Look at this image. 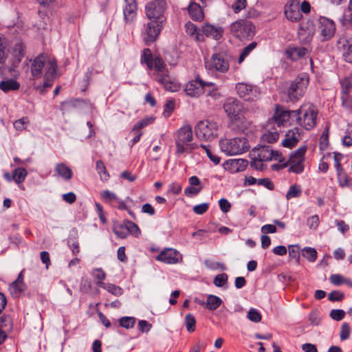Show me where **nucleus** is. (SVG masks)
I'll use <instances>...</instances> for the list:
<instances>
[{
	"label": "nucleus",
	"instance_id": "17",
	"mask_svg": "<svg viewBox=\"0 0 352 352\" xmlns=\"http://www.w3.org/2000/svg\"><path fill=\"white\" fill-rule=\"evenodd\" d=\"M181 259L179 253L172 248H168L163 250L156 256V260L160 261L167 264H174Z\"/></svg>",
	"mask_w": 352,
	"mask_h": 352
},
{
	"label": "nucleus",
	"instance_id": "60",
	"mask_svg": "<svg viewBox=\"0 0 352 352\" xmlns=\"http://www.w3.org/2000/svg\"><path fill=\"white\" fill-rule=\"evenodd\" d=\"M101 196L106 201H112L118 199L116 195L108 190H104L101 193Z\"/></svg>",
	"mask_w": 352,
	"mask_h": 352
},
{
	"label": "nucleus",
	"instance_id": "12",
	"mask_svg": "<svg viewBox=\"0 0 352 352\" xmlns=\"http://www.w3.org/2000/svg\"><path fill=\"white\" fill-rule=\"evenodd\" d=\"M214 83L212 82H205L199 78L188 82L186 85L185 91L190 97H198L204 92V89L206 86H214Z\"/></svg>",
	"mask_w": 352,
	"mask_h": 352
},
{
	"label": "nucleus",
	"instance_id": "41",
	"mask_svg": "<svg viewBox=\"0 0 352 352\" xmlns=\"http://www.w3.org/2000/svg\"><path fill=\"white\" fill-rule=\"evenodd\" d=\"M102 287L116 296H121L123 293V289L120 287L111 283L104 284Z\"/></svg>",
	"mask_w": 352,
	"mask_h": 352
},
{
	"label": "nucleus",
	"instance_id": "21",
	"mask_svg": "<svg viewBox=\"0 0 352 352\" xmlns=\"http://www.w3.org/2000/svg\"><path fill=\"white\" fill-rule=\"evenodd\" d=\"M155 80L160 84L163 85L164 87L170 91H176L178 90L179 86L177 82L175 81L168 74H160L155 76Z\"/></svg>",
	"mask_w": 352,
	"mask_h": 352
},
{
	"label": "nucleus",
	"instance_id": "20",
	"mask_svg": "<svg viewBox=\"0 0 352 352\" xmlns=\"http://www.w3.org/2000/svg\"><path fill=\"white\" fill-rule=\"evenodd\" d=\"M202 34L207 37H211L215 40H219L222 37L223 30L219 26H214L209 23H206L201 27Z\"/></svg>",
	"mask_w": 352,
	"mask_h": 352
},
{
	"label": "nucleus",
	"instance_id": "37",
	"mask_svg": "<svg viewBox=\"0 0 352 352\" xmlns=\"http://www.w3.org/2000/svg\"><path fill=\"white\" fill-rule=\"evenodd\" d=\"M258 43L256 41H253L244 47L239 57V63H241L251 52L256 47Z\"/></svg>",
	"mask_w": 352,
	"mask_h": 352
},
{
	"label": "nucleus",
	"instance_id": "26",
	"mask_svg": "<svg viewBox=\"0 0 352 352\" xmlns=\"http://www.w3.org/2000/svg\"><path fill=\"white\" fill-rule=\"evenodd\" d=\"M188 13L194 21H201L204 19V13L201 6L196 3L192 2L188 6Z\"/></svg>",
	"mask_w": 352,
	"mask_h": 352
},
{
	"label": "nucleus",
	"instance_id": "16",
	"mask_svg": "<svg viewBox=\"0 0 352 352\" xmlns=\"http://www.w3.org/2000/svg\"><path fill=\"white\" fill-rule=\"evenodd\" d=\"M274 151L270 146H261L254 148L250 153L251 159H259L261 161H270L273 158Z\"/></svg>",
	"mask_w": 352,
	"mask_h": 352
},
{
	"label": "nucleus",
	"instance_id": "58",
	"mask_svg": "<svg viewBox=\"0 0 352 352\" xmlns=\"http://www.w3.org/2000/svg\"><path fill=\"white\" fill-rule=\"evenodd\" d=\"M8 51L6 49V44L1 38H0V63L6 62Z\"/></svg>",
	"mask_w": 352,
	"mask_h": 352
},
{
	"label": "nucleus",
	"instance_id": "31",
	"mask_svg": "<svg viewBox=\"0 0 352 352\" xmlns=\"http://www.w3.org/2000/svg\"><path fill=\"white\" fill-rule=\"evenodd\" d=\"M153 68H154L157 72L156 76L160 74H168V72L166 69V65L160 57L154 58L153 60Z\"/></svg>",
	"mask_w": 352,
	"mask_h": 352
},
{
	"label": "nucleus",
	"instance_id": "8",
	"mask_svg": "<svg viewBox=\"0 0 352 352\" xmlns=\"http://www.w3.org/2000/svg\"><path fill=\"white\" fill-rule=\"evenodd\" d=\"M298 114L296 111H290L283 106L276 104L273 116L268 121V124H275L280 127L287 122L291 116H297Z\"/></svg>",
	"mask_w": 352,
	"mask_h": 352
},
{
	"label": "nucleus",
	"instance_id": "19",
	"mask_svg": "<svg viewBox=\"0 0 352 352\" xmlns=\"http://www.w3.org/2000/svg\"><path fill=\"white\" fill-rule=\"evenodd\" d=\"M299 140L300 133L298 129L295 128L286 133L285 139L282 141V145L285 148H292L297 144Z\"/></svg>",
	"mask_w": 352,
	"mask_h": 352
},
{
	"label": "nucleus",
	"instance_id": "50",
	"mask_svg": "<svg viewBox=\"0 0 352 352\" xmlns=\"http://www.w3.org/2000/svg\"><path fill=\"white\" fill-rule=\"evenodd\" d=\"M228 275L225 273L217 275L214 278V284L217 287H222L227 283Z\"/></svg>",
	"mask_w": 352,
	"mask_h": 352
},
{
	"label": "nucleus",
	"instance_id": "34",
	"mask_svg": "<svg viewBox=\"0 0 352 352\" xmlns=\"http://www.w3.org/2000/svg\"><path fill=\"white\" fill-rule=\"evenodd\" d=\"M9 290L14 297H18L25 290V285L23 283H19V280H14L10 285Z\"/></svg>",
	"mask_w": 352,
	"mask_h": 352
},
{
	"label": "nucleus",
	"instance_id": "63",
	"mask_svg": "<svg viewBox=\"0 0 352 352\" xmlns=\"http://www.w3.org/2000/svg\"><path fill=\"white\" fill-rule=\"evenodd\" d=\"M219 207L223 212L226 213L230 211V208H231V204L227 199H223V198L221 199L219 201Z\"/></svg>",
	"mask_w": 352,
	"mask_h": 352
},
{
	"label": "nucleus",
	"instance_id": "36",
	"mask_svg": "<svg viewBox=\"0 0 352 352\" xmlns=\"http://www.w3.org/2000/svg\"><path fill=\"white\" fill-rule=\"evenodd\" d=\"M96 168L98 173L102 181L106 182L109 177V175L106 169L104 164L102 161L98 160L96 162Z\"/></svg>",
	"mask_w": 352,
	"mask_h": 352
},
{
	"label": "nucleus",
	"instance_id": "54",
	"mask_svg": "<svg viewBox=\"0 0 352 352\" xmlns=\"http://www.w3.org/2000/svg\"><path fill=\"white\" fill-rule=\"evenodd\" d=\"M307 26L306 25H303L302 23H300L299 25V29H298V37L301 42L306 43L307 38H308V36L307 35Z\"/></svg>",
	"mask_w": 352,
	"mask_h": 352
},
{
	"label": "nucleus",
	"instance_id": "15",
	"mask_svg": "<svg viewBox=\"0 0 352 352\" xmlns=\"http://www.w3.org/2000/svg\"><path fill=\"white\" fill-rule=\"evenodd\" d=\"M209 69H215L219 72L225 73L229 69V63L221 54H215L212 56L210 60L206 63Z\"/></svg>",
	"mask_w": 352,
	"mask_h": 352
},
{
	"label": "nucleus",
	"instance_id": "52",
	"mask_svg": "<svg viewBox=\"0 0 352 352\" xmlns=\"http://www.w3.org/2000/svg\"><path fill=\"white\" fill-rule=\"evenodd\" d=\"M329 316L333 320L340 321L344 318L345 312L342 309H332Z\"/></svg>",
	"mask_w": 352,
	"mask_h": 352
},
{
	"label": "nucleus",
	"instance_id": "35",
	"mask_svg": "<svg viewBox=\"0 0 352 352\" xmlns=\"http://www.w3.org/2000/svg\"><path fill=\"white\" fill-rule=\"evenodd\" d=\"M300 95L298 82H292L288 89V96L290 100H298Z\"/></svg>",
	"mask_w": 352,
	"mask_h": 352
},
{
	"label": "nucleus",
	"instance_id": "57",
	"mask_svg": "<svg viewBox=\"0 0 352 352\" xmlns=\"http://www.w3.org/2000/svg\"><path fill=\"white\" fill-rule=\"evenodd\" d=\"M201 189H202L201 186L196 187V186H190L187 187L186 188H185L184 194L188 197L195 196V195H197V194H199V192L201 190Z\"/></svg>",
	"mask_w": 352,
	"mask_h": 352
},
{
	"label": "nucleus",
	"instance_id": "22",
	"mask_svg": "<svg viewBox=\"0 0 352 352\" xmlns=\"http://www.w3.org/2000/svg\"><path fill=\"white\" fill-rule=\"evenodd\" d=\"M192 140V131L190 125H185L181 127L177 131V136L175 141L187 144Z\"/></svg>",
	"mask_w": 352,
	"mask_h": 352
},
{
	"label": "nucleus",
	"instance_id": "32",
	"mask_svg": "<svg viewBox=\"0 0 352 352\" xmlns=\"http://www.w3.org/2000/svg\"><path fill=\"white\" fill-rule=\"evenodd\" d=\"M92 276L97 280L96 285L100 287L104 286L103 280L106 278V274L102 268H95L91 272Z\"/></svg>",
	"mask_w": 352,
	"mask_h": 352
},
{
	"label": "nucleus",
	"instance_id": "40",
	"mask_svg": "<svg viewBox=\"0 0 352 352\" xmlns=\"http://www.w3.org/2000/svg\"><path fill=\"white\" fill-rule=\"evenodd\" d=\"M185 325L188 332H193L195 330L196 320L191 314H188L185 316Z\"/></svg>",
	"mask_w": 352,
	"mask_h": 352
},
{
	"label": "nucleus",
	"instance_id": "49",
	"mask_svg": "<svg viewBox=\"0 0 352 352\" xmlns=\"http://www.w3.org/2000/svg\"><path fill=\"white\" fill-rule=\"evenodd\" d=\"M329 144V128L327 127L322 133L320 138L319 146L321 150H323L327 147Z\"/></svg>",
	"mask_w": 352,
	"mask_h": 352
},
{
	"label": "nucleus",
	"instance_id": "28",
	"mask_svg": "<svg viewBox=\"0 0 352 352\" xmlns=\"http://www.w3.org/2000/svg\"><path fill=\"white\" fill-rule=\"evenodd\" d=\"M55 171L59 176L65 180H69L72 177V171L71 168L64 163L57 164L55 167Z\"/></svg>",
	"mask_w": 352,
	"mask_h": 352
},
{
	"label": "nucleus",
	"instance_id": "10",
	"mask_svg": "<svg viewBox=\"0 0 352 352\" xmlns=\"http://www.w3.org/2000/svg\"><path fill=\"white\" fill-rule=\"evenodd\" d=\"M307 151L306 146H301L295 152L291 153L287 163L284 166H289V170L299 173L304 169L302 162L304 161V155Z\"/></svg>",
	"mask_w": 352,
	"mask_h": 352
},
{
	"label": "nucleus",
	"instance_id": "46",
	"mask_svg": "<svg viewBox=\"0 0 352 352\" xmlns=\"http://www.w3.org/2000/svg\"><path fill=\"white\" fill-rule=\"evenodd\" d=\"M27 175V171L25 168H16L13 174V179L16 183L22 182Z\"/></svg>",
	"mask_w": 352,
	"mask_h": 352
},
{
	"label": "nucleus",
	"instance_id": "59",
	"mask_svg": "<svg viewBox=\"0 0 352 352\" xmlns=\"http://www.w3.org/2000/svg\"><path fill=\"white\" fill-rule=\"evenodd\" d=\"M352 88V79L349 78H346L343 80L341 81V92H350L351 89Z\"/></svg>",
	"mask_w": 352,
	"mask_h": 352
},
{
	"label": "nucleus",
	"instance_id": "42",
	"mask_svg": "<svg viewBox=\"0 0 352 352\" xmlns=\"http://www.w3.org/2000/svg\"><path fill=\"white\" fill-rule=\"evenodd\" d=\"M279 134L277 131H269L263 134L261 137V140L263 142L274 143L278 139Z\"/></svg>",
	"mask_w": 352,
	"mask_h": 352
},
{
	"label": "nucleus",
	"instance_id": "13",
	"mask_svg": "<svg viewBox=\"0 0 352 352\" xmlns=\"http://www.w3.org/2000/svg\"><path fill=\"white\" fill-rule=\"evenodd\" d=\"M236 90L239 97L246 100H254L259 96V91L256 87L243 82L236 85Z\"/></svg>",
	"mask_w": 352,
	"mask_h": 352
},
{
	"label": "nucleus",
	"instance_id": "47",
	"mask_svg": "<svg viewBox=\"0 0 352 352\" xmlns=\"http://www.w3.org/2000/svg\"><path fill=\"white\" fill-rule=\"evenodd\" d=\"M342 106L346 109L352 108V97L348 92H341Z\"/></svg>",
	"mask_w": 352,
	"mask_h": 352
},
{
	"label": "nucleus",
	"instance_id": "9",
	"mask_svg": "<svg viewBox=\"0 0 352 352\" xmlns=\"http://www.w3.org/2000/svg\"><path fill=\"white\" fill-rule=\"evenodd\" d=\"M113 231L120 239H125L129 234L138 236L140 234V230L133 222L125 220L122 223H116L113 227Z\"/></svg>",
	"mask_w": 352,
	"mask_h": 352
},
{
	"label": "nucleus",
	"instance_id": "29",
	"mask_svg": "<svg viewBox=\"0 0 352 352\" xmlns=\"http://www.w3.org/2000/svg\"><path fill=\"white\" fill-rule=\"evenodd\" d=\"M19 87V83L13 79H8L0 82V89L5 93L18 90Z\"/></svg>",
	"mask_w": 352,
	"mask_h": 352
},
{
	"label": "nucleus",
	"instance_id": "53",
	"mask_svg": "<svg viewBox=\"0 0 352 352\" xmlns=\"http://www.w3.org/2000/svg\"><path fill=\"white\" fill-rule=\"evenodd\" d=\"M350 332H351V329H350L349 324L346 322H344L341 327L340 334V339L342 340L348 339L350 336Z\"/></svg>",
	"mask_w": 352,
	"mask_h": 352
},
{
	"label": "nucleus",
	"instance_id": "14",
	"mask_svg": "<svg viewBox=\"0 0 352 352\" xmlns=\"http://www.w3.org/2000/svg\"><path fill=\"white\" fill-rule=\"evenodd\" d=\"M318 30L324 40H329L336 32L334 22L328 18L320 17L318 20Z\"/></svg>",
	"mask_w": 352,
	"mask_h": 352
},
{
	"label": "nucleus",
	"instance_id": "45",
	"mask_svg": "<svg viewBox=\"0 0 352 352\" xmlns=\"http://www.w3.org/2000/svg\"><path fill=\"white\" fill-rule=\"evenodd\" d=\"M135 319L133 317H122L119 319V324L125 329H131L133 327Z\"/></svg>",
	"mask_w": 352,
	"mask_h": 352
},
{
	"label": "nucleus",
	"instance_id": "64",
	"mask_svg": "<svg viewBox=\"0 0 352 352\" xmlns=\"http://www.w3.org/2000/svg\"><path fill=\"white\" fill-rule=\"evenodd\" d=\"M63 199L69 204H72L73 203H74L76 200V195L72 192H68V193H65V194H63Z\"/></svg>",
	"mask_w": 352,
	"mask_h": 352
},
{
	"label": "nucleus",
	"instance_id": "6",
	"mask_svg": "<svg viewBox=\"0 0 352 352\" xmlns=\"http://www.w3.org/2000/svg\"><path fill=\"white\" fill-rule=\"evenodd\" d=\"M302 12L308 13V1H303L300 6L298 0H289L285 6L284 14L291 21H298L302 18Z\"/></svg>",
	"mask_w": 352,
	"mask_h": 352
},
{
	"label": "nucleus",
	"instance_id": "55",
	"mask_svg": "<svg viewBox=\"0 0 352 352\" xmlns=\"http://www.w3.org/2000/svg\"><path fill=\"white\" fill-rule=\"evenodd\" d=\"M344 52L343 56L344 60L348 63H352V43L346 46L343 44Z\"/></svg>",
	"mask_w": 352,
	"mask_h": 352
},
{
	"label": "nucleus",
	"instance_id": "33",
	"mask_svg": "<svg viewBox=\"0 0 352 352\" xmlns=\"http://www.w3.org/2000/svg\"><path fill=\"white\" fill-rule=\"evenodd\" d=\"M337 173L338 182L342 187L351 186V179L349 177L343 168L337 170Z\"/></svg>",
	"mask_w": 352,
	"mask_h": 352
},
{
	"label": "nucleus",
	"instance_id": "43",
	"mask_svg": "<svg viewBox=\"0 0 352 352\" xmlns=\"http://www.w3.org/2000/svg\"><path fill=\"white\" fill-rule=\"evenodd\" d=\"M301 192V188L299 186L292 185L289 187L286 194V199H290L292 198L298 197L300 196Z\"/></svg>",
	"mask_w": 352,
	"mask_h": 352
},
{
	"label": "nucleus",
	"instance_id": "23",
	"mask_svg": "<svg viewBox=\"0 0 352 352\" xmlns=\"http://www.w3.org/2000/svg\"><path fill=\"white\" fill-rule=\"evenodd\" d=\"M186 34L197 41H203L204 40V35L197 25L192 22L188 21L185 25Z\"/></svg>",
	"mask_w": 352,
	"mask_h": 352
},
{
	"label": "nucleus",
	"instance_id": "5",
	"mask_svg": "<svg viewBox=\"0 0 352 352\" xmlns=\"http://www.w3.org/2000/svg\"><path fill=\"white\" fill-rule=\"evenodd\" d=\"M167 8L166 0H153L145 6V13L148 19L164 22V12Z\"/></svg>",
	"mask_w": 352,
	"mask_h": 352
},
{
	"label": "nucleus",
	"instance_id": "4",
	"mask_svg": "<svg viewBox=\"0 0 352 352\" xmlns=\"http://www.w3.org/2000/svg\"><path fill=\"white\" fill-rule=\"evenodd\" d=\"M218 128L217 123L214 121L200 120L195 127V135L201 140H210L217 137Z\"/></svg>",
	"mask_w": 352,
	"mask_h": 352
},
{
	"label": "nucleus",
	"instance_id": "24",
	"mask_svg": "<svg viewBox=\"0 0 352 352\" xmlns=\"http://www.w3.org/2000/svg\"><path fill=\"white\" fill-rule=\"evenodd\" d=\"M307 52L305 47H289L286 50V55L293 60H297L303 57Z\"/></svg>",
	"mask_w": 352,
	"mask_h": 352
},
{
	"label": "nucleus",
	"instance_id": "38",
	"mask_svg": "<svg viewBox=\"0 0 352 352\" xmlns=\"http://www.w3.org/2000/svg\"><path fill=\"white\" fill-rule=\"evenodd\" d=\"M153 56L151 54V50L148 48H145L143 50V53L142 54L141 57V61L144 62L147 67L151 69H153Z\"/></svg>",
	"mask_w": 352,
	"mask_h": 352
},
{
	"label": "nucleus",
	"instance_id": "3",
	"mask_svg": "<svg viewBox=\"0 0 352 352\" xmlns=\"http://www.w3.org/2000/svg\"><path fill=\"white\" fill-rule=\"evenodd\" d=\"M219 145L221 151L228 155L241 154L248 148L246 140L240 138L222 140Z\"/></svg>",
	"mask_w": 352,
	"mask_h": 352
},
{
	"label": "nucleus",
	"instance_id": "27",
	"mask_svg": "<svg viewBox=\"0 0 352 352\" xmlns=\"http://www.w3.org/2000/svg\"><path fill=\"white\" fill-rule=\"evenodd\" d=\"M222 300L214 295H209L207 297L206 302H199V303L201 305H206V307L210 310L214 311L216 310L222 303Z\"/></svg>",
	"mask_w": 352,
	"mask_h": 352
},
{
	"label": "nucleus",
	"instance_id": "62",
	"mask_svg": "<svg viewBox=\"0 0 352 352\" xmlns=\"http://www.w3.org/2000/svg\"><path fill=\"white\" fill-rule=\"evenodd\" d=\"M263 162L259 159H252L250 166L256 170H263L265 167L263 163Z\"/></svg>",
	"mask_w": 352,
	"mask_h": 352
},
{
	"label": "nucleus",
	"instance_id": "18",
	"mask_svg": "<svg viewBox=\"0 0 352 352\" xmlns=\"http://www.w3.org/2000/svg\"><path fill=\"white\" fill-rule=\"evenodd\" d=\"M125 6L123 9L124 18L126 22H132L136 17L138 6L135 0H124Z\"/></svg>",
	"mask_w": 352,
	"mask_h": 352
},
{
	"label": "nucleus",
	"instance_id": "11",
	"mask_svg": "<svg viewBox=\"0 0 352 352\" xmlns=\"http://www.w3.org/2000/svg\"><path fill=\"white\" fill-rule=\"evenodd\" d=\"M164 22L150 21L144 29V41L146 45L153 43L159 36Z\"/></svg>",
	"mask_w": 352,
	"mask_h": 352
},
{
	"label": "nucleus",
	"instance_id": "7",
	"mask_svg": "<svg viewBox=\"0 0 352 352\" xmlns=\"http://www.w3.org/2000/svg\"><path fill=\"white\" fill-rule=\"evenodd\" d=\"M254 29L252 23L245 20L236 21L230 25L232 34L240 39L252 38L254 35Z\"/></svg>",
	"mask_w": 352,
	"mask_h": 352
},
{
	"label": "nucleus",
	"instance_id": "30",
	"mask_svg": "<svg viewBox=\"0 0 352 352\" xmlns=\"http://www.w3.org/2000/svg\"><path fill=\"white\" fill-rule=\"evenodd\" d=\"M329 281L331 284L339 286L342 284H345L347 286L352 287V280L346 278L339 274H331L329 276Z\"/></svg>",
	"mask_w": 352,
	"mask_h": 352
},
{
	"label": "nucleus",
	"instance_id": "44",
	"mask_svg": "<svg viewBox=\"0 0 352 352\" xmlns=\"http://www.w3.org/2000/svg\"><path fill=\"white\" fill-rule=\"evenodd\" d=\"M341 22L343 25L352 26V7L350 5H349L348 9L344 11Z\"/></svg>",
	"mask_w": 352,
	"mask_h": 352
},
{
	"label": "nucleus",
	"instance_id": "61",
	"mask_svg": "<svg viewBox=\"0 0 352 352\" xmlns=\"http://www.w3.org/2000/svg\"><path fill=\"white\" fill-rule=\"evenodd\" d=\"M208 209V204L203 203L196 205L193 207V212L197 214H202L205 213Z\"/></svg>",
	"mask_w": 352,
	"mask_h": 352
},
{
	"label": "nucleus",
	"instance_id": "56",
	"mask_svg": "<svg viewBox=\"0 0 352 352\" xmlns=\"http://www.w3.org/2000/svg\"><path fill=\"white\" fill-rule=\"evenodd\" d=\"M247 6L246 0H236L235 2L232 4V8L234 11L235 13H238L241 12L243 9H244Z\"/></svg>",
	"mask_w": 352,
	"mask_h": 352
},
{
	"label": "nucleus",
	"instance_id": "25",
	"mask_svg": "<svg viewBox=\"0 0 352 352\" xmlns=\"http://www.w3.org/2000/svg\"><path fill=\"white\" fill-rule=\"evenodd\" d=\"M301 248L299 245H289V256L291 258H294L297 263H299L300 255L306 257V254H308V247H305L302 249V253L300 254Z\"/></svg>",
	"mask_w": 352,
	"mask_h": 352
},
{
	"label": "nucleus",
	"instance_id": "1",
	"mask_svg": "<svg viewBox=\"0 0 352 352\" xmlns=\"http://www.w3.org/2000/svg\"><path fill=\"white\" fill-rule=\"evenodd\" d=\"M45 68L44 82L43 85H34L36 90L44 93L45 89L51 87L56 78L57 63L54 58H50L46 54H39L31 64V73L34 78H41L43 68Z\"/></svg>",
	"mask_w": 352,
	"mask_h": 352
},
{
	"label": "nucleus",
	"instance_id": "39",
	"mask_svg": "<svg viewBox=\"0 0 352 352\" xmlns=\"http://www.w3.org/2000/svg\"><path fill=\"white\" fill-rule=\"evenodd\" d=\"M154 119L153 118H146L142 119V120L138 122L133 127L131 133L133 132H140V130L146 126L147 125L151 124L153 122Z\"/></svg>",
	"mask_w": 352,
	"mask_h": 352
},
{
	"label": "nucleus",
	"instance_id": "51",
	"mask_svg": "<svg viewBox=\"0 0 352 352\" xmlns=\"http://www.w3.org/2000/svg\"><path fill=\"white\" fill-rule=\"evenodd\" d=\"M344 294L338 290L333 291L328 295V299L331 302H340L342 301L344 299Z\"/></svg>",
	"mask_w": 352,
	"mask_h": 352
},
{
	"label": "nucleus",
	"instance_id": "48",
	"mask_svg": "<svg viewBox=\"0 0 352 352\" xmlns=\"http://www.w3.org/2000/svg\"><path fill=\"white\" fill-rule=\"evenodd\" d=\"M248 318L254 322H258L262 319L261 313L256 309L251 308L248 312Z\"/></svg>",
	"mask_w": 352,
	"mask_h": 352
},
{
	"label": "nucleus",
	"instance_id": "2",
	"mask_svg": "<svg viewBox=\"0 0 352 352\" xmlns=\"http://www.w3.org/2000/svg\"><path fill=\"white\" fill-rule=\"evenodd\" d=\"M223 108L232 129L237 132H243L249 127L250 122L244 116V107L238 99L232 97L227 98Z\"/></svg>",
	"mask_w": 352,
	"mask_h": 352
}]
</instances>
